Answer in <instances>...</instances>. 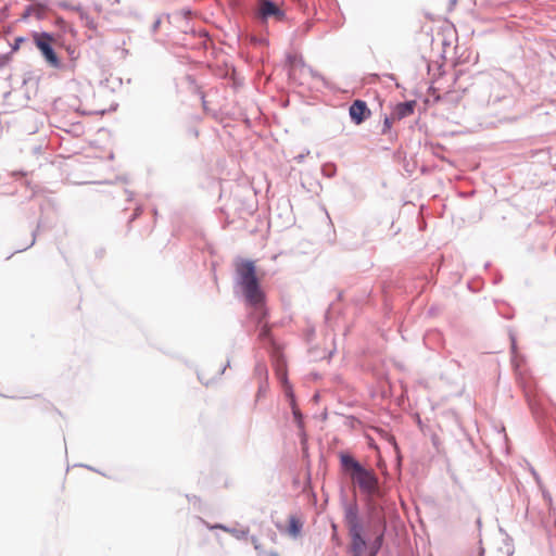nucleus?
Masks as SVG:
<instances>
[{"label":"nucleus","instance_id":"obj_1","mask_svg":"<svg viewBox=\"0 0 556 556\" xmlns=\"http://www.w3.org/2000/svg\"><path fill=\"white\" fill-rule=\"evenodd\" d=\"M340 502L343 508V521L350 536L349 553L351 556H378L386 542L387 522L381 519L367 532L357 501H349L342 493Z\"/></svg>","mask_w":556,"mask_h":556},{"label":"nucleus","instance_id":"obj_2","mask_svg":"<svg viewBox=\"0 0 556 556\" xmlns=\"http://www.w3.org/2000/svg\"><path fill=\"white\" fill-rule=\"evenodd\" d=\"M235 293L240 296L251 315L258 321L267 315L266 293L257 276L255 262L240 258L236 262Z\"/></svg>","mask_w":556,"mask_h":556},{"label":"nucleus","instance_id":"obj_3","mask_svg":"<svg viewBox=\"0 0 556 556\" xmlns=\"http://www.w3.org/2000/svg\"><path fill=\"white\" fill-rule=\"evenodd\" d=\"M339 459L343 475L359 488L363 495L372 497L378 493L380 480L374 469L362 464L349 452H340Z\"/></svg>","mask_w":556,"mask_h":556},{"label":"nucleus","instance_id":"obj_4","mask_svg":"<svg viewBox=\"0 0 556 556\" xmlns=\"http://www.w3.org/2000/svg\"><path fill=\"white\" fill-rule=\"evenodd\" d=\"M252 18L262 31L267 33L269 21L285 22L287 12L275 0H258L256 9L252 12Z\"/></svg>","mask_w":556,"mask_h":556},{"label":"nucleus","instance_id":"obj_5","mask_svg":"<svg viewBox=\"0 0 556 556\" xmlns=\"http://www.w3.org/2000/svg\"><path fill=\"white\" fill-rule=\"evenodd\" d=\"M54 38V34L50 31L33 33L34 43L47 64L53 68H62V62L52 45Z\"/></svg>","mask_w":556,"mask_h":556},{"label":"nucleus","instance_id":"obj_6","mask_svg":"<svg viewBox=\"0 0 556 556\" xmlns=\"http://www.w3.org/2000/svg\"><path fill=\"white\" fill-rule=\"evenodd\" d=\"M192 12L190 9H184L181 11L175 12L173 14L165 13L163 14L168 23L176 25L181 29L184 34L195 35V29L190 25V16Z\"/></svg>","mask_w":556,"mask_h":556},{"label":"nucleus","instance_id":"obj_7","mask_svg":"<svg viewBox=\"0 0 556 556\" xmlns=\"http://www.w3.org/2000/svg\"><path fill=\"white\" fill-rule=\"evenodd\" d=\"M349 115L355 125L363 124L371 115L367 102L361 99L354 100L349 108Z\"/></svg>","mask_w":556,"mask_h":556},{"label":"nucleus","instance_id":"obj_8","mask_svg":"<svg viewBox=\"0 0 556 556\" xmlns=\"http://www.w3.org/2000/svg\"><path fill=\"white\" fill-rule=\"evenodd\" d=\"M269 313L262 319L257 320L251 315V309H248V317L255 323V329L258 331V339L265 344H274V338L271 334L270 326L267 323Z\"/></svg>","mask_w":556,"mask_h":556},{"label":"nucleus","instance_id":"obj_9","mask_svg":"<svg viewBox=\"0 0 556 556\" xmlns=\"http://www.w3.org/2000/svg\"><path fill=\"white\" fill-rule=\"evenodd\" d=\"M416 105V100H408L396 103L392 112V118L401 121L405 117L410 116L412 114H414Z\"/></svg>","mask_w":556,"mask_h":556},{"label":"nucleus","instance_id":"obj_10","mask_svg":"<svg viewBox=\"0 0 556 556\" xmlns=\"http://www.w3.org/2000/svg\"><path fill=\"white\" fill-rule=\"evenodd\" d=\"M210 529H220L225 532L230 533L237 540H245V539H248V535L250 533L249 528L237 529V528L228 527L223 523H215V525L211 526Z\"/></svg>","mask_w":556,"mask_h":556},{"label":"nucleus","instance_id":"obj_11","mask_svg":"<svg viewBox=\"0 0 556 556\" xmlns=\"http://www.w3.org/2000/svg\"><path fill=\"white\" fill-rule=\"evenodd\" d=\"M303 529V521L295 515H291L288 518L287 532L291 538H298Z\"/></svg>","mask_w":556,"mask_h":556},{"label":"nucleus","instance_id":"obj_12","mask_svg":"<svg viewBox=\"0 0 556 556\" xmlns=\"http://www.w3.org/2000/svg\"><path fill=\"white\" fill-rule=\"evenodd\" d=\"M280 382L281 387L283 389L285 396L287 401L289 402L290 407L298 405L295 393L293 391V388L286 375L280 376Z\"/></svg>","mask_w":556,"mask_h":556},{"label":"nucleus","instance_id":"obj_13","mask_svg":"<svg viewBox=\"0 0 556 556\" xmlns=\"http://www.w3.org/2000/svg\"><path fill=\"white\" fill-rule=\"evenodd\" d=\"M392 119H393L392 115L391 116L384 115L383 123H382V129H381V134L388 135V137L391 141L397 139V132L392 131Z\"/></svg>","mask_w":556,"mask_h":556},{"label":"nucleus","instance_id":"obj_14","mask_svg":"<svg viewBox=\"0 0 556 556\" xmlns=\"http://www.w3.org/2000/svg\"><path fill=\"white\" fill-rule=\"evenodd\" d=\"M291 410H292V416H293V419H294V422H295L298 429L303 431L305 428L304 415L302 414V412L300 410L298 405L292 406Z\"/></svg>","mask_w":556,"mask_h":556},{"label":"nucleus","instance_id":"obj_15","mask_svg":"<svg viewBox=\"0 0 556 556\" xmlns=\"http://www.w3.org/2000/svg\"><path fill=\"white\" fill-rule=\"evenodd\" d=\"M52 23L59 30H61L64 34L75 33L74 28L68 26L66 21L62 16L56 15Z\"/></svg>","mask_w":556,"mask_h":556},{"label":"nucleus","instance_id":"obj_16","mask_svg":"<svg viewBox=\"0 0 556 556\" xmlns=\"http://www.w3.org/2000/svg\"><path fill=\"white\" fill-rule=\"evenodd\" d=\"M528 405L535 418H541L544 416V410L541 404L535 399H531L528 396Z\"/></svg>","mask_w":556,"mask_h":556},{"label":"nucleus","instance_id":"obj_17","mask_svg":"<svg viewBox=\"0 0 556 556\" xmlns=\"http://www.w3.org/2000/svg\"><path fill=\"white\" fill-rule=\"evenodd\" d=\"M321 174L327 178H332L337 174V165L332 162H327L321 166Z\"/></svg>","mask_w":556,"mask_h":556},{"label":"nucleus","instance_id":"obj_18","mask_svg":"<svg viewBox=\"0 0 556 556\" xmlns=\"http://www.w3.org/2000/svg\"><path fill=\"white\" fill-rule=\"evenodd\" d=\"M58 5L61 8V9H64V10H71V11H75L77 12L79 15L81 13V11H84V8L80 3L78 4H72L70 3L68 1H59L58 2Z\"/></svg>","mask_w":556,"mask_h":556},{"label":"nucleus","instance_id":"obj_19","mask_svg":"<svg viewBox=\"0 0 556 556\" xmlns=\"http://www.w3.org/2000/svg\"><path fill=\"white\" fill-rule=\"evenodd\" d=\"M287 64L292 67L295 64H299L300 66L304 67L306 66L304 60L302 56H298L295 54L288 53L286 56Z\"/></svg>","mask_w":556,"mask_h":556},{"label":"nucleus","instance_id":"obj_20","mask_svg":"<svg viewBox=\"0 0 556 556\" xmlns=\"http://www.w3.org/2000/svg\"><path fill=\"white\" fill-rule=\"evenodd\" d=\"M254 374L260 378H264V380L268 379V370L264 363L258 362L255 364Z\"/></svg>","mask_w":556,"mask_h":556},{"label":"nucleus","instance_id":"obj_21","mask_svg":"<svg viewBox=\"0 0 556 556\" xmlns=\"http://www.w3.org/2000/svg\"><path fill=\"white\" fill-rule=\"evenodd\" d=\"M250 41L255 46H268L269 45L268 38L266 36H264L263 34L252 35L250 38Z\"/></svg>","mask_w":556,"mask_h":556},{"label":"nucleus","instance_id":"obj_22","mask_svg":"<svg viewBox=\"0 0 556 556\" xmlns=\"http://www.w3.org/2000/svg\"><path fill=\"white\" fill-rule=\"evenodd\" d=\"M80 20L83 22H85V25L90 28V29H94L96 28V22L84 10L81 11L80 15H79Z\"/></svg>","mask_w":556,"mask_h":556},{"label":"nucleus","instance_id":"obj_23","mask_svg":"<svg viewBox=\"0 0 556 556\" xmlns=\"http://www.w3.org/2000/svg\"><path fill=\"white\" fill-rule=\"evenodd\" d=\"M26 41H27V38L24 36H18L16 38H14L13 43H11V52H9V53L11 54L12 52H16L20 49L21 45Z\"/></svg>","mask_w":556,"mask_h":556},{"label":"nucleus","instance_id":"obj_24","mask_svg":"<svg viewBox=\"0 0 556 556\" xmlns=\"http://www.w3.org/2000/svg\"><path fill=\"white\" fill-rule=\"evenodd\" d=\"M40 226H41V224H40V223H38L37 228H36L35 230H33V232H31V240H30V242H29L27 245H25V247H23V248L17 249V250L15 251V253H16V252H23V251H25V250L29 249L30 247H33V245L35 244V242H36V237H37V230L40 228Z\"/></svg>","mask_w":556,"mask_h":556},{"label":"nucleus","instance_id":"obj_25","mask_svg":"<svg viewBox=\"0 0 556 556\" xmlns=\"http://www.w3.org/2000/svg\"><path fill=\"white\" fill-rule=\"evenodd\" d=\"M267 389H268V382L267 380H263L260 386H258V389H257V397H262L266 392H267Z\"/></svg>","mask_w":556,"mask_h":556},{"label":"nucleus","instance_id":"obj_26","mask_svg":"<svg viewBox=\"0 0 556 556\" xmlns=\"http://www.w3.org/2000/svg\"><path fill=\"white\" fill-rule=\"evenodd\" d=\"M34 13V5L33 3L30 5H27L24 10V13L22 14L20 21H26L30 15Z\"/></svg>","mask_w":556,"mask_h":556},{"label":"nucleus","instance_id":"obj_27","mask_svg":"<svg viewBox=\"0 0 556 556\" xmlns=\"http://www.w3.org/2000/svg\"><path fill=\"white\" fill-rule=\"evenodd\" d=\"M161 24H162V16H159L155 18V21L151 25L150 31L152 35L156 34V31L160 29Z\"/></svg>","mask_w":556,"mask_h":556},{"label":"nucleus","instance_id":"obj_28","mask_svg":"<svg viewBox=\"0 0 556 556\" xmlns=\"http://www.w3.org/2000/svg\"><path fill=\"white\" fill-rule=\"evenodd\" d=\"M66 51H67L68 56H70V59H71L72 61H75V60H77V59H78V56H79V52H78L75 48H73V47L68 46V47L66 48Z\"/></svg>","mask_w":556,"mask_h":556},{"label":"nucleus","instance_id":"obj_29","mask_svg":"<svg viewBox=\"0 0 556 556\" xmlns=\"http://www.w3.org/2000/svg\"><path fill=\"white\" fill-rule=\"evenodd\" d=\"M383 76H384L386 78H388V79H390V80L394 81V83H395V87H396L397 89L403 88V86L397 81L396 76H395L394 74H392V73H387V74H383Z\"/></svg>","mask_w":556,"mask_h":556},{"label":"nucleus","instance_id":"obj_30","mask_svg":"<svg viewBox=\"0 0 556 556\" xmlns=\"http://www.w3.org/2000/svg\"><path fill=\"white\" fill-rule=\"evenodd\" d=\"M194 36H198L200 38H203V39H210V34L208 31L205 29V28H201L199 30L195 29V35Z\"/></svg>","mask_w":556,"mask_h":556},{"label":"nucleus","instance_id":"obj_31","mask_svg":"<svg viewBox=\"0 0 556 556\" xmlns=\"http://www.w3.org/2000/svg\"><path fill=\"white\" fill-rule=\"evenodd\" d=\"M10 59V53L0 54V68L4 67L9 63Z\"/></svg>","mask_w":556,"mask_h":556},{"label":"nucleus","instance_id":"obj_32","mask_svg":"<svg viewBox=\"0 0 556 556\" xmlns=\"http://www.w3.org/2000/svg\"><path fill=\"white\" fill-rule=\"evenodd\" d=\"M307 68L313 78H317V79L325 81V77L320 73H318L311 66H308Z\"/></svg>","mask_w":556,"mask_h":556},{"label":"nucleus","instance_id":"obj_33","mask_svg":"<svg viewBox=\"0 0 556 556\" xmlns=\"http://www.w3.org/2000/svg\"><path fill=\"white\" fill-rule=\"evenodd\" d=\"M334 312V304H329L327 311L325 312V319L328 323L331 319V314Z\"/></svg>","mask_w":556,"mask_h":556},{"label":"nucleus","instance_id":"obj_34","mask_svg":"<svg viewBox=\"0 0 556 556\" xmlns=\"http://www.w3.org/2000/svg\"><path fill=\"white\" fill-rule=\"evenodd\" d=\"M141 213H142V208L140 206L136 207V210L129 217L128 223H132L135 219H137L140 216Z\"/></svg>","mask_w":556,"mask_h":556},{"label":"nucleus","instance_id":"obj_35","mask_svg":"<svg viewBox=\"0 0 556 556\" xmlns=\"http://www.w3.org/2000/svg\"><path fill=\"white\" fill-rule=\"evenodd\" d=\"M331 530H332V540H338V525L336 522H331Z\"/></svg>","mask_w":556,"mask_h":556},{"label":"nucleus","instance_id":"obj_36","mask_svg":"<svg viewBox=\"0 0 556 556\" xmlns=\"http://www.w3.org/2000/svg\"><path fill=\"white\" fill-rule=\"evenodd\" d=\"M229 366H230V361L227 359L226 364L217 371V376L218 377L222 376L225 372L226 368Z\"/></svg>","mask_w":556,"mask_h":556},{"label":"nucleus","instance_id":"obj_37","mask_svg":"<svg viewBox=\"0 0 556 556\" xmlns=\"http://www.w3.org/2000/svg\"><path fill=\"white\" fill-rule=\"evenodd\" d=\"M510 341H511V352L515 353L517 350V342L513 334H510Z\"/></svg>","mask_w":556,"mask_h":556},{"label":"nucleus","instance_id":"obj_38","mask_svg":"<svg viewBox=\"0 0 556 556\" xmlns=\"http://www.w3.org/2000/svg\"><path fill=\"white\" fill-rule=\"evenodd\" d=\"M251 542L253 543L254 548H255L256 551H260V547H261V546H260V544H258V540H257V538H256V536H254V535H253V536H251Z\"/></svg>","mask_w":556,"mask_h":556},{"label":"nucleus","instance_id":"obj_39","mask_svg":"<svg viewBox=\"0 0 556 556\" xmlns=\"http://www.w3.org/2000/svg\"><path fill=\"white\" fill-rule=\"evenodd\" d=\"M187 498H188V501H189V502H192V503H194V504H195V503H198V502H199V503L201 502L200 497H199V496H197V495H192V496L187 495Z\"/></svg>","mask_w":556,"mask_h":556},{"label":"nucleus","instance_id":"obj_40","mask_svg":"<svg viewBox=\"0 0 556 556\" xmlns=\"http://www.w3.org/2000/svg\"><path fill=\"white\" fill-rule=\"evenodd\" d=\"M122 58L126 59L129 55V50L126 48L121 49Z\"/></svg>","mask_w":556,"mask_h":556},{"label":"nucleus","instance_id":"obj_41","mask_svg":"<svg viewBox=\"0 0 556 556\" xmlns=\"http://www.w3.org/2000/svg\"><path fill=\"white\" fill-rule=\"evenodd\" d=\"M198 378L205 386H208L211 383L210 380H204V378L202 377V375L200 372H198Z\"/></svg>","mask_w":556,"mask_h":556},{"label":"nucleus","instance_id":"obj_42","mask_svg":"<svg viewBox=\"0 0 556 556\" xmlns=\"http://www.w3.org/2000/svg\"><path fill=\"white\" fill-rule=\"evenodd\" d=\"M500 100L498 97H496L495 99H492V97L490 96L488 99H485L484 101L490 104V103H495Z\"/></svg>","mask_w":556,"mask_h":556},{"label":"nucleus","instance_id":"obj_43","mask_svg":"<svg viewBox=\"0 0 556 556\" xmlns=\"http://www.w3.org/2000/svg\"><path fill=\"white\" fill-rule=\"evenodd\" d=\"M531 473L534 477L535 481L539 482L540 481V476H539V473L533 468L531 469Z\"/></svg>","mask_w":556,"mask_h":556},{"label":"nucleus","instance_id":"obj_44","mask_svg":"<svg viewBox=\"0 0 556 556\" xmlns=\"http://www.w3.org/2000/svg\"><path fill=\"white\" fill-rule=\"evenodd\" d=\"M543 498H544L546 502H548V503H551V502H552V496H551L548 493H545V492H544V493H543Z\"/></svg>","mask_w":556,"mask_h":556},{"label":"nucleus","instance_id":"obj_45","mask_svg":"<svg viewBox=\"0 0 556 556\" xmlns=\"http://www.w3.org/2000/svg\"><path fill=\"white\" fill-rule=\"evenodd\" d=\"M125 192H126V193H127V195H128L127 200H128V201H131V200H132V195H134V193H132L131 191L127 190V189L125 190Z\"/></svg>","mask_w":556,"mask_h":556},{"label":"nucleus","instance_id":"obj_46","mask_svg":"<svg viewBox=\"0 0 556 556\" xmlns=\"http://www.w3.org/2000/svg\"><path fill=\"white\" fill-rule=\"evenodd\" d=\"M267 555L268 556H279L277 551H269Z\"/></svg>","mask_w":556,"mask_h":556},{"label":"nucleus","instance_id":"obj_47","mask_svg":"<svg viewBox=\"0 0 556 556\" xmlns=\"http://www.w3.org/2000/svg\"><path fill=\"white\" fill-rule=\"evenodd\" d=\"M319 397H320L319 393H315V394L313 395V401H314V402H318V401H319Z\"/></svg>","mask_w":556,"mask_h":556},{"label":"nucleus","instance_id":"obj_48","mask_svg":"<svg viewBox=\"0 0 556 556\" xmlns=\"http://www.w3.org/2000/svg\"><path fill=\"white\" fill-rule=\"evenodd\" d=\"M327 417H328V413H327V410H324V413L321 414V419L326 420Z\"/></svg>","mask_w":556,"mask_h":556},{"label":"nucleus","instance_id":"obj_49","mask_svg":"<svg viewBox=\"0 0 556 556\" xmlns=\"http://www.w3.org/2000/svg\"><path fill=\"white\" fill-rule=\"evenodd\" d=\"M78 466L87 468L89 470H94L91 466H88V465L79 464Z\"/></svg>","mask_w":556,"mask_h":556},{"label":"nucleus","instance_id":"obj_50","mask_svg":"<svg viewBox=\"0 0 556 556\" xmlns=\"http://www.w3.org/2000/svg\"><path fill=\"white\" fill-rule=\"evenodd\" d=\"M288 76H289V78H290V79H292V78H293V72H292V68H290V70H289V72H288Z\"/></svg>","mask_w":556,"mask_h":556},{"label":"nucleus","instance_id":"obj_51","mask_svg":"<svg viewBox=\"0 0 556 556\" xmlns=\"http://www.w3.org/2000/svg\"><path fill=\"white\" fill-rule=\"evenodd\" d=\"M341 299H342V292L340 291V292H338V294H337V300H341Z\"/></svg>","mask_w":556,"mask_h":556},{"label":"nucleus","instance_id":"obj_52","mask_svg":"<svg viewBox=\"0 0 556 556\" xmlns=\"http://www.w3.org/2000/svg\"><path fill=\"white\" fill-rule=\"evenodd\" d=\"M501 279H502V277L498 276L497 278H495L494 283H498L501 281Z\"/></svg>","mask_w":556,"mask_h":556},{"label":"nucleus","instance_id":"obj_53","mask_svg":"<svg viewBox=\"0 0 556 556\" xmlns=\"http://www.w3.org/2000/svg\"><path fill=\"white\" fill-rule=\"evenodd\" d=\"M477 526H478L479 528L481 527V519H480V518H478V519H477Z\"/></svg>","mask_w":556,"mask_h":556},{"label":"nucleus","instance_id":"obj_54","mask_svg":"<svg viewBox=\"0 0 556 556\" xmlns=\"http://www.w3.org/2000/svg\"><path fill=\"white\" fill-rule=\"evenodd\" d=\"M490 266H491V264L488 262V263H485L484 268H489Z\"/></svg>","mask_w":556,"mask_h":556},{"label":"nucleus","instance_id":"obj_55","mask_svg":"<svg viewBox=\"0 0 556 556\" xmlns=\"http://www.w3.org/2000/svg\"><path fill=\"white\" fill-rule=\"evenodd\" d=\"M513 554H514V551H509V552L507 553V555H508V556H511Z\"/></svg>","mask_w":556,"mask_h":556}]
</instances>
